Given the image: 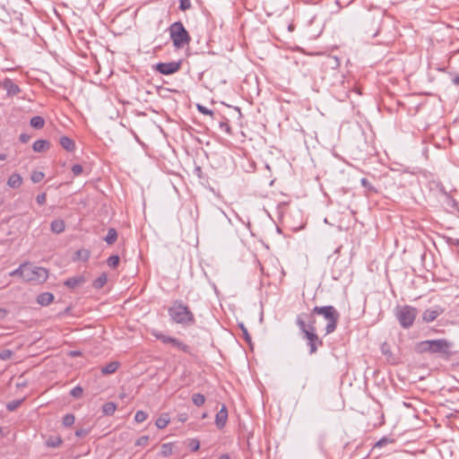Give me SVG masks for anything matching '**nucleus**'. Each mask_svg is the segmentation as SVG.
I'll return each mask as SVG.
<instances>
[{
    "label": "nucleus",
    "instance_id": "nucleus-22",
    "mask_svg": "<svg viewBox=\"0 0 459 459\" xmlns=\"http://www.w3.org/2000/svg\"><path fill=\"white\" fill-rule=\"evenodd\" d=\"M169 417L167 413L160 415L155 421V425L158 429H162L169 423Z\"/></svg>",
    "mask_w": 459,
    "mask_h": 459
},
{
    "label": "nucleus",
    "instance_id": "nucleus-48",
    "mask_svg": "<svg viewBox=\"0 0 459 459\" xmlns=\"http://www.w3.org/2000/svg\"><path fill=\"white\" fill-rule=\"evenodd\" d=\"M220 127L227 133L230 134V126L227 122H221Z\"/></svg>",
    "mask_w": 459,
    "mask_h": 459
},
{
    "label": "nucleus",
    "instance_id": "nucleus-46",
    "mask_svg": "<svg viewBox=\"0 0 459 459\" xmlns=\"http://www.w3.org/2000/svg\"><path fill=\"white\" fill-rule=\"evenodd\" d=\"M381 351L383 354H385V356H389L391 355V351H390V349H389V345L386 343V342H384L381 346Z\"/></svg>",
    "mask_w": 459,
    "mask_h": 459
},
{
    "label": "nucleus",
    "instance_id": "nucleus-41",
    "mask_svg": "<svg viewBox=\"0 0 459 459\" xmlns=\"http://www.w3.org/2000/svg\"><path fill=\"white\" fill-rule=\"evenodd\" d=\"M149 437L142 436L135 441V446H145L148 444Z\"/></svg>",
    "mask_w": 459,
    "mask_h": 459
},
{
    "label": "nucleus",
    "instance_id": "nucleus-47",
    "mask_svg": "<svg viewBox=\"0 0 459 459\" xmlns=\"http://www.w3.org/2000/svg\"><path fill=\"white\" fill-rule=\"evenodd\" d=\"M19 139L22 143H26L30 141V135L27 134H21Z\"/></svg>",
    "mask_w": 459,
    "mask_h": 459
},
{
    "label": "nucleus",
    "instance_id": "nucleus-32",
    "mask_svg": "<svg viewBox=\"0 0 459 459\" xmlns=\"http://www.w3.org/2000/svg\"><path fill=\"white\" fill-rule=\"evenodd\" d=\"M74 421H75V417H74V414L68 413V414H65L63 417V425L65 427H71V426H73Z\"/></svg>",
    "mask_w": 459,
    "mask_h": 459
},
{
    "label": "nucleus",
    "instance_id": "nucleus-35",
    "mask_svg": "<svg viewBox=\"0 0 459 459\" xmlns=\"http://www.w3.org/2000/svg\"><path fill=\"white\" fill-rule=\"evenodd\" d=\"M147 419V413L143 411H137L134 415V420L138 423L143 422Z\"/></svg>",
    "mask_w": 459,
    "mask_h": 459
},
{
    "label": "nucleus",
    "instance_id": "nucleus-5",
    "mask_svg": "<svg viewBox=\"0 0 459 459\" xmlns=\"http://www.w3.org/2000/svg\"><path fill=\"white\" fill-rule=\"evenodd\" d=\"M395 316L402 325V327L407 329L410 328L416 318L417 309L411 306H403L396 308Z\"/></svg>",
    "mask_w": 459,
    "mask_h": 459
},
{
    "label": "nucleus",
    "instance_id": "nucleus-19",
    "mask_svg": "<svg viewBox=\"0 0 459 459\" xmlns=\"http://www.w3.org/2000/svg\"><path fill=\"white\" fill-rule=\"evenodd\" d=\"M118 367L119 363L117 361L109 362L101 368V373L103 375H109L115 373L117 370Z\"/></svg>",
    "mask_w": 459,
    "mask_h": 459
},
{
    "label": "nucleus",
    "instance_id": "nucleus-18",
    "mask_svg": "<svg viewBox=\"0 0 459 459\" xmlns=\"http://www.w3.org/2000/svg\"><path fill=\"white\" fill-rule=\"evenodd\" d=\"M22 184V178L18 173L12 174L7 181V185L12 188H18Z\"/></svg>",
    "mask_w": 459,
    "mask_h": 459
},
{
    "label": "nucleus",
    "instance_id": "nucleus-52",
    "mask_svg": "<svg viewBox=\"0 0 459 459\" xmlns=\"http://www.w3.org/2000/svg\"><path fill=\"white\" fill-rule=\"evenodd\" d=\"M187 417L186 414H181L179 415V420L184 422L185 420H186Z\"/></svg>",
    "mask_w": 459,
    "mask_h": 459
},
{
    "label": "nucleus",
    "instance_id": "nucleus-38",
    "mask_svg": "<svg viewBox=\"0 0 459 459\" xmlns=\"http://www.w3.org/2000/svg\"><path fill=\"white\" fill-rule=\"evenodd\" d=\"M196 108H197V110L204 115H209L212 117L214 115V112L212 110L207 108L206 107H204L201 104H197Z\"/></svg>",
    "mask_w": 459,
    "mask_h": 459
},
{
    "label": "nucleus",
    "instance_id": "nucleus-9",
    "mask_svg": "<svg viewBox=\"0 0 459 459\" xmlns=\"http://www.w3.org/2000/svg\"><path fill=\"white\" fill-rule=\"evenodd\" d=\"M87 281L88 279L84 275H76L66 279L64 281V285L69 289H75L83 285Z\"/></svg>",
    "mask_w": 459,
    "mask_h": 459
},
{
    "label": "nucleus",
    "instance_id": "nucleus-28",
    "mask_svg": "<svg viewBox=\"0 0 459 459\" xmlns=\"http://www.w3.org/2000/svg\"><path fill=\"white\" fill-rule=\"evenodd\" d=\"M173 453V445L171 443H166L161 446L160 455L163 457L171 455Z\"/></svg>",
    "mask_w": 459,
    "mask_h": 459
},
{
    "label": "nucleus",
    "instance_id": "nucleus-7",
    "mask_svg": "<svg viewBox=\"0 0 459 459\" xmlns=\"http://www.w3.org/2000/svg\"><path fill=\"white\" fill-rule=\"evenodd\" d=\"M181 67V62L158 63L155 69L161 74L169 75L177 73Z\"/></svg>",
    "mask_w": 459,
    "mask_h": 459
},
{
    "label": "nucleus",
    "instance_id": "nucleus-10",
    "mask_svg": "<svg viewBox=\"0 0 459 459\" xmlns=\"http://www.w3.org/2000/svg\"><path fill=\"white\" fill-rule=\"evenodd\" d=\"M430 353H438L445 351L448 348V342L446 340H429Z\"/></svg>",
    "mask_w": 459,
    "mask_h": 459
},
{
    "label": "nucleus",
    "instance_id": "nucleus-30",
    "mask_svg": "<svg viewBox=\"0 0 459 459\" xmlns=\"http://www.w3.org/2000/svg\"><path fill=\"white\" fill-rule=\"evenodd\" d=\"M46 444L48 447H57L62 444V439L59 437H50Z\"/></svg>",
    "mask_w": 459,
    "mask_h": 459
},
{
    "label": "nucleus",
    "instance_id": "nucleus-33",
    "mask_svg": "<svg viewBox=\"0 0 459 459\" xmlns=\"http://www.w3.org/2000/svg\"><path fill=\"white\" fill-rule=\"evenodd\" d=\"M119 256L117 255H114L108 257L107 264L111 268H116L119 264Z\"/></svg>",
    "mask_w": 459,
    "mask_h": 459
},
{
    "label": "nucleus",
    "instance_id": "nucleus-24",
    "mask_svg": "<svg viewBox=\"0 0 459 459\" xmlns=\"http://www.w3.org/2000/svg\"><path fill=\"white\" fill-rule=\"evenodd\" d=\"M117 409V405L113 402H108L103 404L102 406V412L103 414L107 416H111L114 414L115 411Z\"/></svg>",
    "mask_w": 459,
    "mask_h": 459
},
{
    "label": "nucleus",
    "instance_id": "nucleus-1",
    "mask_svg": "<svg viewBox=\"0 0 459 459\" xmlns=\"http://www.w3.org/2000/svg\"><path fill=\"white\" fill-rule=\"evenodd\" d=\"M170 321L183 327L195 325V317L190 307L181 299H175L168 308Z\"/></svg>",
    "mask_w": 459,
    "mask_h": 459
},
{
    "label": "nucleus",
    "instance_id": "nucleus-20",
    "mask_svg": "<svg viewBox=\"0 0 459 459\" xmlns=\"http://www.w3.org/2000/svg\"><path fill=\"white\" fill-rule=\"evenodd\" d=\"M30 125L35 129H41L45 126V119L40 116H35L30 118Z\"/></svg>",
    "mask_w": 459,
    "mask_h": 459
},
{
    "label": "nucleus",
    "instance_id": "nucleus-39",
    "mask_svg": "<svg viewBox=\"0 0 459 459\" xmlns=\"http://www.w3.org/2000/svg\"><path fill=\"white\" fill-rule=\"evenodd\" d=\"M239 327L242 331L243 337H244L245 341L250 344L251 343V336L249 335L247 329L245 327V325L243 324H240Z\"/></svg>",
    "mask_w": 459,
    "mask_h": 459
},
{
    "label": "nucleus",
    "instance_id": "nucleus-8",
    "mask_svg": "<svg viewBox=\"0 0 459 459\" xmlns=\"http://www.w3.org/2000/svg\"><path fill=\"white\" fill-rule=\"evenodd\" d=\"M156 338L163 343H169L184 352H189V346L180 340L162 333L155 334Z\"/></svg>",
    "mask_w": 459,
    "mask_h": 459
},
{
    "label": "nucleus",
    "instance_id": "nucleus-57",
    "mask_svg": "<svg viewBox=\"0 0 459 459\" xmlns=\"http://www.w3.org/2000/svg\"><path fill=\"white\" fill-rule=\"evenodd\" d=\"M456 245L459 246V239L456 241Z\"/></svg>",
    "mask_w": 459,
    "mask_h": 459
},
{
    "label": "nucleus",
    "instance_id": "nucleus-26",
    "mask_svg": "<svg viewBox=\"0 0 459 459\" xmlns=\"http://www.w3.org/2000/svg\"><path fill=\"white\" fill-rule=\"evenodd\" d=\"M27 271V263L22 264L17 269L12 271L10 276H20L25 281V274Z\"/></svg>",
    "mask_w": 459,
    "mask_h": 459
},
{
    "label": "nucleus",
    "instance_id": "nucleus-53",
    "mask_svg": "<svg viewBox=\"0 0 459 459\" xmlns=\"http://www.w3.org/2000/svg\"><path fill=\"white\" fill-rule=\"evenodd\" d=\"M219 459H230V455L228 454H224L219 457Z\"/></svg>",
    "mask_w": 459,
    "mask_h": 459
},
{
    "label": "nucleus",
    "instance_id": "nucleus-45",
    "mask_svg": "<svg viewBox=\"0 0 459 459\" xmlns=\"http://www.w3.org/2000/svg\"><path fill=\"white\" fill-rule=\"evenodd\" d=\"M47 200V195L45 193L39 194L36 197V201L39 205L45 204Z\"/></svg>",
    "mask_w": 459,
    "mask_h": 459
},
{
    "label": "nucleus",
    "instance_id": "nucleus-6",
    "mask_svg": "<svg viewBox=\"0 0 459 459\" xmlns=\"http://www.w3.org/2000/svg\"><path fill=\"white\" fill-rule=\"evenodd\" d=\"M24 274L26 281H35L38 283L46 281L48 277L47 269L40 266H31L29 264H27V271Z\"/></svg>",
    "mask_w": 459,
    "mask_h": 459
},
{
    "label": "nucleus",
    "instance_id": "nucleus-54",
    "mask_svg": "<svg viewBox=\"0 0 459 459\" xmlns=\"http://www.w3.org/2000/svg\"><path fill=\"white\" fill-rule=\"evenodd\" d=\"M6 158H7L6 154L0 153V160H6Z\"/></svg>",
    "mask_w": 459,
    "mask_h": 459
},
{
    "label": "nucleus",
    "instance_id": "nucleus-21",
    "mask_svg": "<svg viewBox=\"0 0 459 459\" xmlns=\"http://www.w3.org/2000/svg\"><path fill=\"white\" fill-rule=\"evenodd\" d=\"M91 256V252L87 249H80L74 253V260H81L86 262Z\"/></svg>",
    "mask_w": 459,
    "mask_h": 459
},
{
    "label": "nucleus",
    "instance_id": "nucleus-36",
    "mask_svg": "<svg viewBox=\"0 0 459 459\" xmlns=\"http://www.w3.org/2000/svg\"><path fill=\"white\" fill-rule=\"evenodd\" d=\"M360 183L368 192H377L376 188L366 178H361Z\"/></svg>",
    "mask_w": 459,
    "mask_h": 459
},
{
    "label": "nucleus",
    "instance_id": "nucleus-14",
    "mask_svg": "<svg viewBox=\"0 0 459 459\" xmlns=\"http://www.w3.org/2000/svg\"><path fill=\"white\" fill-rule=\"evenodd\" d=\"M50 148V143L47 140H37L32 145V149L35 152H43Z\"/></svg>",
    "mask_w": 459,
    "mask_h": 459
},
{
    "label": "nucleus",
    "instance_id": "nucleus-58",
    "mask_svg": "<svg viewBox=\"0 0 459 459\" xmlns=\"http://www.w3.org/2000/svg\"><path fill=\"white\" fill-rule=\"evenodd\" d=\"M2 434V428L0 427V435Z\"/></svg>",
    "mask_w": 459,
    "mask_h": 459
},
{
    "label": "nucleus",
    "instance_id": "nucleus-51",
    "mask_svg": "<svg viewBox=\"0 0 459 459\" xmlns=\"http://www.w3.org/2000/svg\"><path fill=\"white\" fill-rule=\"evenodd\" d=\"M315 322H316L315 318H313V317H312V318L309 320L308 324L307 325V328H309V327H310V325L315 326V325H315Z\"/></svg>",
    "mask_w": 459,
    "mask_h": 459
},
{
    "label": "nucleus",
    "instance_id": "nucleus-11",
    "mask_svg": "<svg viewBox=\"0 0 459 459\" xmlns=\"http://www.w3.org/2000/svg\"><path fill=\"white\" fill-rule=\"evenodd\" d=\"M1 85L6 91L9 97L17 95L21 91L20 87L9 78L4 79Z\"/></svg>",
    "mask_w": 459,
    "mask_h": 459
},
{
    "label": "nucleus",
    "instance_id": "nucleus-34",
    "mask_svg": "<svg viewBox=\"0 0 459 459\" xmlns=\"http://www.w3.org/2000/svg\"><path fill=\"white\" fill-rule=\"evenodd\" d=\"M45 177V174L41 171H33L31 174V181L33 183H39Z\"/></svg>",
    "mask_w": 459,
    "mask_h": 459
},
{
    "label": "nucleus",
    "instance_id": "nucleus-42",
    "mask_svg": "<svg viewBox=\"0 0 459 459\" xmlns=\"http://www.w3.org/2000/svg\"><path fill=\"white\" fill-rule=\"evenodd\" d=\"M72 172L75 177L80 176L83 172V168L80 164H74L72 167Z\"/></svg>",
    "mask_w": 459,
    "mask_h": 459
},
{
    "label": "nucleus",
    "instance_id": "nucleus-23",
    "mask_svg": "<svg viewBox=\"0 0 459 459\" xmlns=\"http://www.w3.org/2000/svg\"><path fill=\"white\" fill-rule=\"evenodd\" d=\"M117 230L113 228L108 229V234L104 238V240L106 241V243L108 245H112L117 241Z\"/></svg>",
    "mask_w": 459,
    "mask_h": 459
},
{
    "label": "nucleus",
    "instance_id": "nucleus-43",
    "mask_svg": "<svg viewBox=\"0 0 459 459\" xmlns=\"http://www.w3.org/2000/svg\"><path fill=\"white\" fill-rule=\"evenodd\" d=\"M191 8L190 0H180L179 2V9L181 11H186Z\"/></svg>",
    "mask_w": 459,
    "mask_h": 459
},
{
    "label": "nucleus",
    "instance_id": "nucleus-16",
    "mask_svg": "<svg viewBox=\"0 0 459 459\" xmlns=\"http://www.w3.org/2000/svg\"><path fill=\"white\" fill-rule=\"evenodd\" d=\"M50 230L53 233L60 234L65 230V223L63 220H54L50 224Z\"/></svg>",
    "mask_w": 459,
    "mask_h": 459
},
{
    "label": "nucleus",
    "instance_id": "nucleus-2",
    "mask_svg": "<svg viewBox=\"0 0 459 459\" xmlns=\"http://www.w3.org/2000/svg\"><path fill=\"white\" fill-rule=\"evenodd\" d=\"M173 47L181 49L191 42V36L181 22H175L168 29Z\"/></svg>",
    "mask_w": 459,
    "mask_h": 459
},
{
    "label": "nucleus",
    "instance_id": "nucleus-49",
    "mask_svg": "<svg viewBox=\"0 0 459 459\" xmlns=\"http://www.w3.org/2000/svg\"><path fill=\"white\" fill-rule=\"evenodd\" d=\"M191 446H192V450H193V451H196V450H198V449H199V446H200V445H199V441H197V440H195V439H193V440L191 441Z\"/></svg>",
    "mask_w": 459,
    "mask_h": 459
},
{
    "label": "nucleus",
    "instance_id": "nucleus-44",
    "mask_svg": "<svg viewBox=\"0 0 459 459\" xmlns=\"http://www.w3.org/2000/svg\"><path fill=\"white\" fill-rule=\"evenodd\" d=\"M89 433H90V429H78L75 431V436L82 438V437H86Z\"/></svg>",
    "mask_w": 459,
    "mask_h": 459
},
{
    "label": "nucleus",
    "instance_id": "nucleus-56",
    "mask_svg": "<svg viewBox=\"0 0 459 459\" xmlns=\"http://www.w3.org/2000/svg\"><path fill=\"white\" fill-rule=\"evenodd\" d=\"M385 438H383V439H381V440L377 443V445H378V446H381L382 444H385Z\"/></svg>",
    "mask_w": 459,
    "mask_h": 459
},
{
    "label": "nucleus",
    "instance_id": "nucleus-17",
    "mask_svg": "<svg viewBox=\"0 0 459 459\" xmlns=\"http://www.w3.org/2000/svg\"><path fill=\"white\" fill-rule=\"evenodd\" d=\"M53 299L54 295L50 292H43L37 297V302L41 306L49 305L53 301Z\"/></svg>",
    "mask_w": 459,
    "mask_h": 459
},
{
    "label": "nucleus",
    "instance_id": "nucleus-37",
    "mask_svg": "<svg viewBox=\"0 0 459 459\" xmlns=\"http://www.w3.org/2000/svg\"><path fill=\"white\" fill-rule=\"evenodd\" d=\"M83 393V389L80 386V385H77L75 387H74L71 391H70V394L74 397V398H79L82 396Z\"/></svg>",
    "mask_w": 459,
    "mask_h": 459
},
{
    "label": "nucleus",
    "instance_id": "nucleus-12",
    "mask_svg": "<svg viewBox=\"0 0 459 459\" xmlns=\"http://www.w3.org/2000/svg\"><path fill=\"white\" fill-rule=\"evenodd\" d=\"M443 313V309L437 307L435 309H426L422 314V320L426 323H431Z\"/></svg>",
    "mask_w": 459,
    "mask_h": 459
},
{
    "label": "nucleus",
    "instance_id": "nucleus-4",
    "mask_svg": "<svg viewBox=\"0 0 459 459\" xmlns=\"http://www.w3.org/2000/svg\"><path fill=\"white\" fill-rule=\"evenodd\" d=\"M312 314L322 315L327 321L325 326V334L332 333L335 331L340 318V314L333 306L315 307Z\"/></svg>",
    "mask_w": 459,
    "mask_h": 459
},
{
    "label": "nucleus",
    "instance_id": "nucleus-29",
    "mask_svg": "<svg viewBox=\"0 0 459 459\" xmlns=\"http://www.w3.org/2000/svg\"><path fill=\"white\" fill-rule=\"evenodd\" d=\"M192 402L195 406H202L205 403V397L204 394L196 393L192 395Z\"/></svg>",
    "mask_w": 459,
    "mask_h": 459
},
{
    "label": "nucleus",
    "instance_id": "nucleus-31",
    "mask_svg": "<svg viewBox=\"0 0 459 459\" xmlns=\"http://www.w3.org/2000/svg\"><path fill=\"white\" fill-rule=\"evenodd\" d=\"M23 402V399H20V400H13L11 402H9L7 404H6V409L9 411H15L17 408H19L21 406V404Z\"/></svg>",
    "mask_w": 459,
    "mask_h": 459
},
{
    "label": "nucleus",
    "instance_id": "nucleus-25",
    "mask_svg": "<svg viewBox=\"0 0 459 459\" xmlns=\"http://www.w3.org/2000/svg\"><path fill=\"white\" fill-rule=\"evenodd\" d=\"M415 351L418 353L430 352L429 341H422L416 344Z\"/></svg>",
    "mask_w": 459,
    "mask_h": 459
},
{
    "label": "nucleus",
    "instance_id": "nucleus-15",
    "mask_svg": "<svg viewBox=\"0 0 459 459\" xmlns=\"http://www.w3.org/2000/svg\"><path fill=\"white\" fill-rule=\"evenodd\" d=\"M59 143L63 149L67 152H74L75 150V143L68 136H62L59 140Z\"/></svg>",
    "mask_w": 459,
    "mask_h": 459
},
{
    "label": "nucleus",
    "instance_id": "nucleus-50",
    "mask_svg": "<svg viewBox=\"0 0 459 459\" xmlns=\"http://www.w3.org/2000/svg\"><path fill=\"white\" fill-rule=\"evenodd\" d=\"M452 82L455 85L459 86V74L452 79Z\"/></svg>",
    "mask_w": 459,
    "mask_h": 459
},
{
    "label": "nucleus",
    "instance_id": "nucleus-13",
    "mask_svg": "<svg viewBox=\"0 0 459 459\" xmlns=\"http://www.w3.org/2000/svg\"><path fill=\"white\" fill-rule=\"evenodd\" d=\"M228 420V411L225 405H222L221 409L217 412L215 417V424L218 429H222Z\"/></svg>",
    "mask_w": 459,
    "mask_h": 459
},
{
    "label": "nucleus",
    "instance_id": "nucleus-55",
    "mask_svg": "<svg viewBox=\"0 0 459 459\" xmlns=\"http://www.w3.org/2000/svg\"><path fill=\"white\" fill-rule=\"evenodd\" d=\"M80 353H81V352H80V351H72V352H71V355H72V356H78V355H80Z\"/></svg>",
    "mask_w": 459,
    "mask_h": 459
},
{
    "label": "nucleus",
    "instance_id": "nucleus-27",
    "mask_svg": "<svg viewBox=\"0 0 459 459\" xmlns=\"http://www.w3.org/2000/svg\"><path fill=\"white\" fill-rule=\"evenodd\" d=\"M107 274L101 273L97 279L93 281L92 286L97 290L101 289L107 283Z\"/></svg>",
    "mask_w": 459,
    "mask_h": 459
},
{
    "label": "nucleus",
    "instance_id": "nucleus-40",
    "mask_svg": "<svg viewBox=\"0 0 459 459\" xmlns=\"http://www.w3.org/2000/svg\"><path fill=\"white\" fill-rule=\"evenodd\" d=\"M13 351L11 350H3L0 351V359L7 360L11 359Z\"/></svg>",
    "mask_w": 459,
    "mask_h": 459
},
{
    "label": "nucleus",
    "instance_id": "nucleus-3",
    "mask_svg": "<svg viewBox=\"0 0 459 459\" xmlns=\"http://www.w3.org/2000/svg\"><path fill=\"white\" fill-rule=\"evenodd\" d=\"M296 324L299 326V330L304 333V337L307 341V345L309 347V354L316 353L318 346L323 345V342L319 339L318 335L316 333V327L310 325L309 328H307V324L305 323V320L300 315L297 316Z\"/></svg>",
    "mask_w": 459,
    "mask_h": 459
}]
</instances>
